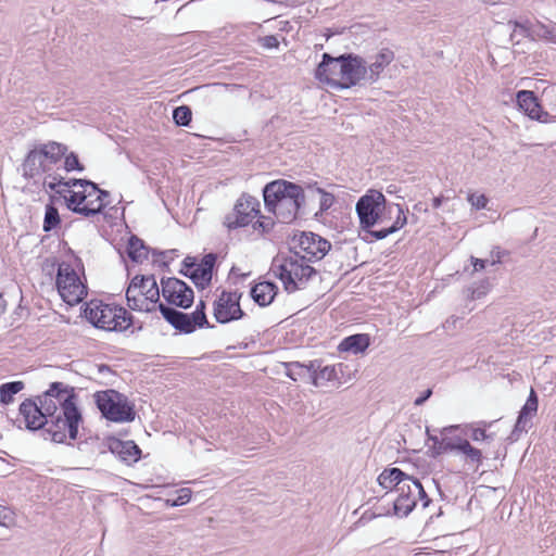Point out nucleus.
<instances>
[{"label":"nucleus","instance_id":"nucleus-1","mask_svg":"<svg viewBox=\"0 0 556 556\" xmlns=\"http://www.w3.org/2000/svg\"><path fill=\"white\" fill-rule=\"evenodd\" d=\"M306 256L293 252L278 253L270 266V271L280 279L287 292L291 293L303 289L309 279L317 274L316 269L305 261Z\"/></svg>","mask_w":556,"mask_h":556},{"label":"nucleus","instance_id":"nucleus-2","mask_svg":"<svg viewBox=\"0 0 556 556\" xmlns=\"http://www.w3.org/2000/svg\"><path fill=\"white\" fill-rule=\"evenodd\" d=\"M83 422V416L73 402V396L63 400V408L48 418L47 428H43V439H50L55 443H64L67 438L76 440L78 428Z\"/></svg>","mask_w":556,"mask_h":556},{"label":"nucleus","instance_id":"nucleus-3","mask_svg":"<svg viewBox=\"0 0 556 556\" xmlns=\"http://www.w3.org/2000/svg\"><path fill=\"white\" fill-rule=\"evenodd\" d=\"M86 319L106 331H125L134 323L132 315L124 307L92 300L84 309Z\"/></svg>","mask_w":556,"mask_h":556},{"label":"nucleus","instance_id":"nucleus-4","mask_svg":"<svg viewBox=\"0 0 556 556\" xmlns=\"http://www.w3.org/2000/svg\"><path fill=\"white\" fill-rule=\"evenodd\" d=\"M67 147L65 144L55 141L37 146L27 153L22 164L24 177L35 178L51 170L53 165L65 155Z\"/></svg>","mask_w":556,"mask_h":556},{"label":"nucleus","instance_id":"nucleus-5","mask_svg":"<svg viewBox=\"0 0 556 556\" xmlns=\"http://www.w3.org/2000/svg\"><path fill=\"white\" fill-rule=\"evenodd\" d=\"M93 397L98 409L106 420L113 422H130L135 420V405L125 394L114 389H108L96 392Z\"/></svg>","mask_w":556,"mask_h":556},{"label":"nucleus","instance_id":"nucleus-6","mask_svg":"<svg viewBox=\"0 0 556 556\" xmlns=\"http://www.w3.org/2000/svg\"><path fill=\"white\" fill-rule=\"evenodd\" d=\"M126 300L132 311L152 312L160 300V289L153 275H136L126 290Z\"/></svg>","mask_w":556,"mask_h":556},{"label":"nucleus","instance_id":"nucleus-7","mask_svg":"<svg viewBox=\"0 0 556 556\" xmlns=\"http://www.w3.org/2000/svg\"><path fill=\"white\" fill-rule=\"evenodd\" d=\"M56 287L62 300L71 306L80 303L87 295L86 285L70 264L62 263L59 266Z\"/></svg>","mask_w":556,"mask_h":556},{"label":"nucleus","instance_id":"nucleus-8","mask_svg":"<svg viewBox=\"0 0 556 556\" xmlns=\"http://www.w3.org/2000/svg\"><path fill=\"white\" fill-rule=\"evenodd\" d=\"M386 202L384 195L377 190H370L358 199L355 210L364 230L370 229L382 220L381 212L386 207Z\"/></svg>","mask_w":556,"mask_h":556},{"label":"nucleus","instance_id":"nucleus-9","mask_svg":"<svg viewBox=\"0 0 556 556\" xmlns=\"http://www.w3.org/2000/svg\"><path fill=\"white\" fill-rule=\"evenodd\" d=\"M261 213L260 201L248 193L241 194L237 200L232 212L224 217V225L229 229L243 228Z\"/></svg>","mask_w":556,"mask_h":556},{"label":"nucleus","instance_id":"nucleus-10","mask_svg":"<svg viewBox=\"0 0 556 556\" xmlns=\"http://www.w3.org/2000/svg\"><path fill=\"white\" fill-rule=\"evenodd\" d=\"M241 296L242 293L239 291H222L213 304V315L217 323L228 324L245 316L240 306Z\"/></svg>","mask_w":556,"mask_h":556},{"label":"nucleus","instance_id":"nucleus-11","mask_svg":"<svg viewBox=\"0 0 556 556\" xmlns=\"http://www.w3.org/2000/svg\"><path fill=\"white\" fill-rule=\"evenodd\" d=\"M70 195H63L66 202V206L70 211L75 214L83 215L85 217H93L104 210L105 203H101L97 200H88L96 193H92V189L83 188L81 191L66 190Z\"/></svg>","mask_w":556,"mask_h":556},{"label":"nucleus","instance_id":"nucleus-12","mask_svg":"<svg viewBox=\"0 0 556 556\" xmlns=\"http://www.w3.org/2000/svg\"><path fill=\"white\" fill-rule=\"evenodd\" d=\"M161 286L162 294L169 304L185 309L191 307L194 292L185 281L175 277L162 278Z\"/></svg>","mask_w":556,"mask_h":556},{"label":"nucleus","instance_id":"nucleus-13","mask_svg":"<svg viewBox=\"0 0 556 556\" xmlns=\"http://www.w3.org/2000/svg\"><path fill=\"white\" fill-rule=\"evenodd\" d=\"M293 248H299L305 254L306 262L321 260L331 249V243L314 232H301L292 238Z\"/></svg>","mask_w":556,"mask_h":556},{"label":"nucleus","instance_id":"nucleus-14","mask_svg":"<svg viewBox=\"0 0 556 556\" xmlns=\"http://www.w3.org/2000/svg\"><path fill=\"white\" fill-rule=\"evenodd\" d=\"M340 66L343 68L341 89L356 86L362 80L367 81V62L362 56L353 53L343 54V63Z\"/></svg>","mask_w":556,"mask_h":556},{"label":"nucleus","instance_id":"nucleus-15","mask_svg":"<svg viewBox=\"0 0 556 556\" xmlns=\"http://www.w3.org/2000/svg\"><path fill=\"white\" fill-rule=\"evenodd\" d=\"M290 189L277 204V208L275 207V211H271L285 224H289L296 218L298 212L305 200L304 190L301 186L295 184Z\"/></svg>","mask_w":556,"mask_h":556},{"label":"nucleus","instance_id":"nucleus-16","mask_svg":"<svg viewBox=\"0 0 556 556\" xmlns=\"http://www.w3.org/2000/svg\"><path fill=\"white\" fill-rule=\"evenodd\" d=\"M343 63V54L333 58L329 53L323 54V60L318 64L315 77L321 81L325 83L333 88L341 89L342 87V70L340 65Z\"/></svg>","mask_w":556,"mask_h":556},{"label":"nucleus","instance_id":"nucleus-17","mask_svg":"<svg viewBox=\"0 0 556 556\" xmlns=\"http://www.w3.org/2000/svg\"><path fill=\"white\" fill-rule=\"evenodd\" d=\"M157 308L164 319L181 333L189 334L194 332L197 328H200L199 321L192 314L184 313L163 303H160Z\"/></svg>","mask_w":556,"mask_h":556},{"label":"nucleus","instance_id":"nucleus-18","mask_svg":"<svg viewBox=\"0 0 556 556\" xmlns=\"http://www.w3.org/2000/svg\"><path fill=\"white\" fill-rule=\"evenodd\" d=\"M18 410L24 418L27 430L43 431V428H47L48 417L39 409L36 400L26 399L20 404Z\"/></svg>","mask_w":556,"mask_h":556},{"label":"nucleus","instance_id":"nucleus-19","mask_svg":"<svg viewBox=\"0 0 556 556\" xmlns=\"http://www.w3.org/2000/svg\"><path fill=\"white\" fill-rule=\"evenodd\" d=\"M413 477L396 488L397 497L393 502V513L399 517H407L416 507V494L412 485Z\"/></svg>","mask_w":556,"mask_h":556},{"label":"nucleus","instance_id":"nucleus-20","mask_svg":"<svg viewBox=\"0 0 556 556\" xmlns=\"http://www.w3.org/2000/svg\"><path fill=\"white\" fill-rule=\"evenodd\" d=\"M108 446L111 453L116 455L122 462L127 465L137 463L141 456V450L131 440L123 441L116 438H111L108 441Z\"/></svg>","mask_w":556,"mask_h":556},{"label":"nucleus","instance_id":"nucleus-21","mask_svg":"<svg viewBox=\"0 0 556 556\" xmlns=\"http://www.w3.org/2000/svg\"><path fill=\"white\" fill-rule=\"evenodd\" d=\"M295 184L287 180H275L267 184L263 189L264 204L268 212L275 211L277 204L290 191Z\"/></svg>","mask_w":556,"mask_h":556},{"label":"nucleus","instance_id":"nucleus-22","mask_svg":"<svg viewBox=\"0 0 556 556\" xmlns=\"http://www.w3.org/2000/svg\"><path fill=\"white\" fill-rule=\"evenodd\" d=\"M517 104L518 106L532 119L539 122H546L548 113L543 112L533 91L520 90L517 92Z\"/></svg>","mask_w":556,"mask_h":556},{"label":"nucleus","instance_id":"nucleus-23","mask_svg":"<svg viewBox=\"0 0 556 556\" xmlns=\"http://www.w3.org/2000/svg\"><path fill=\"white\" fill-rule=\"evenodd\" d=\"M251 298L260 306L269 305L278 293V287L271 281H262L251 289Z\"/></svg>","mask_w":556,"mask_h":556},{"label":"nucleus","instance_id":"nucleus-24","mask_svg":"<svg viewBox=\"0 0 556 556\" xmlns=\"http://www.w3.org/2000/svg\"><path fill=\"white\" fill-rule=\"evenodd\" d=\"M394 60V53L390 49H382L376 56L375 61L367 65V81L375 83L378 80L380 73Z\"/></svg>","mask_w":556,"mask_h":556},{"label":"nucleus","instance_id":"nucleus-25","mask_svg":"<svg viewBox=\"0 0 556 556\" xmlns=\"http://www.w3.org/2000/svg\"><path fill=\"white\" fill-rule=\"evenodd\" d=\"M343 364L337 365H328L325 367H319L315 365V370H312L311 380L314 386H323L326 382L339 380V374H343Z\"/></svg>","mask_w":556,"mask_h":556},{"label":"nucleus","instance_id":"nucleus-26","mask_svg":"<svg viewBox=\"0 0 556 556\" xmlns=\"http://www.w3.org/2000/svg\"><path fill=\"white\" fill-rule=\"evenodd\" d=\"M370 344V337L367 333H356L344 338L338 349L341 352L363 353Z\"/></svg>","mask_w":556,"mask_h":556},{"label":"nucleus","instance_id":"nucleus-27","mask_svg":"<svg viewBox=\"0 0 556 556\" xmlns=\"http://www.w3.org/2000/svg\"><path fill=\"white\" fill-rule=\"evenodd\" d=\"M409 475L402 471L400 468L393 467L384 469L378 477V483L383 489H390L396 491V488L402 484L405 480H409Z\"/></svg>","mask_w":556,"mask_h":556},{"label":"nucleus","instance_id":"nucleus-28","mask_svg":"<svg viewBox=\"0 0 556 556\" xmlns=\"http://www.w3.org/2000/svg\"><path fill=\"white\" fill-rule=\"evenodd\" d=\"M315 365L317 368L320 367V361L315 359L309 362V364H301L299 362H290L286 363V374L289 378L296 381L298 379L308 377L311 379L312 370H315Z\"/></svg>","mask_w":556,"mask_h":556},{"label":"nucleus","instance_id":"nucleus-29","mask_svg":"<svg viewBox=\"0 0 556 556\" xmlns=\"http://www.w3.org/2000/svg\"><path fill=\"white\" fill-rule=\"evenodd\" d=\"M126 253L132 262L141 263L148 258V247L144 244L143 240L131 235L128 239Z\"/></svg>","mask_w":556,"mask_h":556},{"label":"nucleus","instance_id":"nucleus-30","mask_svg":"<svg viewBox=\"0 0 556 556\" xmlns=\"http://www.w3.org/2000/svg\"><path fill=\"white\" fill-rule=\"evenodd\" d=\"M42 394L52 396L60 403V408H63V400L68 396H73V402L76 403L77 395L75 394L74 388L68 387L62 382H52L49 389Z\"/></svg>","mask_w":556,"mask_h":556},{"label":"nucleus","instance_id":"nucleus-31","mask_svg":"<svg viewBox=\"0 0 556 556\" xmlns=\"http://www.w3.org/2000/svg\"><path fill=\"white\" fill-rule=\"evenodd\" d=\"M181 275L190 278L197 288L205 289L211 285L212 274L206 273L200 267L193 268L191 271L180 269Z\"/></svg>","mask_w":556,"mask_h":556},{"label":"nucleus","instance_id":"nucleus-32","mask_svg":"<svg viewBox=\"0 0 556 556\" xmlns=\"http://www.w3.org/2000/svg\"><path fill=\"white\" fill-rule=\"evenodd\" d=\"M24 389L23 381H11L0 386V402L2 404H10L13 402V396Z\"/></svg>","mask_w":556,"mask_h":556},{"label":"nucleus","instance_id":"nucleus-33","mask_svg":"<svg viewBox=\"0 0 556 556\" xmlns=\"http://www.w3.org/2000/svg\"><path fill=\"white\" fill-rule=\"evenodd\" d=\"M61 224V218L58 208L49 203L46 205L45 218L42 229L46 232H50Z\"/></svg>","mask_w":556,"mask_h":556},{"label":"nucleus","instance_id":"nucleus-34","mask_svg":"<svg viewBox=\"0 0 556 556\" xmlns=\"http://www.w3.org/2000/svg\"><path fill=\"white\" fill-rule=\"evenodd\" d=\"M39 405V409L48 417L50 418L58 412H60V403H58L56 400H54L52 396H48L45 394L38 395L35 399Z\"/></svg>","mask_w":556,"mask_h":556},{"label":"nucleus","instance_id":"nucleus-35","mask_svg":"<svg viewBox=\"0 0 556 556\" xmlns=\"http://www.w3.org/2000/svg\"><path fill=\"white\" fill-rule=\"evenodd\" d=\"M192 112L187 105H180L174 109L173 119L178 126H188L191 122Z\"/></svg>","mask_w":556,"mask_h":556},{"label":"nucleus","instance_id":"nucleus-36","mask_svg":"<svg viewBox=\"0 0 556 556\" xmlns=\"http://www.w3.org/2000/svg\"><path fill=\"white\" fill-rule=\"evenodd\" d=\"M460 453H463L466 456V459L472 464L480 465L482 463L481 451L473 447L468 441L463 442Z\"/></svg>","mask_w":556,"mask_h":556},{"label":"nucleus","instance_id":"nucleus-37","mask_svg":"<svg viewBox=\"0 0 556 556\" xmlns=\"http://www.w3.org/2000/svg\"><path fill=\"white\" fill-rule=\"evenodd\" d=\"M538 405H539L538 395L534 392V390L532 389L525 405L521 407L519 415L531 418L533 415H535V413L538 410Z\"/></svg>","mask_w":556,"mask_h":556},{"label":"nucleus","instance_id":"nucleus-38","mask_svg":"<svg viewBox=\"0 0 556 556\" xmlns=\"http://www.w3.org/2000/svg\"><path fill=\"white\" fill-rule=\"evenodd\" d=\"M392 208L396 210L397 215H396L394 223L390 227H391V231L396 232L397 230H400L401 228H403L406 225L407 217L405 215V212H404L402 205L394 204L392 206H389L390 213L392 212Z\"/></svg>","mask_w":556,"mask_h":556},{"label":"nucleus","instance_id":"nucleus-39","mask_svg":"<svg viewBox=\"0 0 556 556\" xmlns=\"http://www.w3.org/2000/svg\"><path fill=\"white\" fill-rule=\"evenodd\" d=\"M414 493L416 494V502L420 500L422 507L426 508L431 503V498L427 495L422 484L418 479L413 478L412 485Z\"/></svg>","mask_w":556,"mask_h":556},{"label":"nucleus","instance_id":"nucleus-40","mask_svg":"<svg viewBox=\"0 0 556 556\" xmlns=\"http://www.w3.org/2000/svg\"><path fill=\"white\" fill-rule=\"evenodd\" d=\"M205 309H206V304L203 300H201L197 304L194 312L191 314L199 321L200 328H204V327L212 328L213 326H211L207 320Z\"/></svg>","mask_w":556,"mask_h":556},{"label":"nucleus","instance_id":"nucleus-41","mask_svg":"<svg viewBox=\"0 0 556 556\" xmlns=\"http://www.w3.org/2000/svg\"><path fill=\"white\" fill-rule=\"evenodd\" d=\"M64 187L65 188H72V187H81V188H90L92 189V193H97L98 185L91 180L88 179H78V178H71L68 180H64Z\"/></svg>","mask_w":556,"mask_h":556},{"label":"nucleus","instance_id":"nucleus-42","mask_svg":"<svg viewBox=\"0 0 556 556\" xmlns=\"http://www.w3.org/2000/svg\"><path fill=\"white\" fill-rule=\"evenodd\" d=\"M530 419L531 418L525 417L522 415L518 416L515 427L510 433L511 440H517L521 432H525L528 430V428L530 427Z\"/></svg>","mask_w":556,"mask_h":556},{"label":"nucleus","instance_id":"nucleus-43","mask_svg":"<svg viewBox=\"0 0 556 556\" xmlns=\"http://www.w3.org/2000/svg\"><path fill=\"white\" fill-rule=\"evenodd\" d=\"M64 168L66 172H83L85 169L84 165L79 162L77 154L74 152H71L65 156Z\"/></svg>","mask_w":556,"mask_h":556},{"label":"nucleus","instance_id":"nucleus-44","mask_svg":"<svg viewBox=\"0 0 556 556\" xmlns=\"http://www.w3.org/2000/svg\"><path fill=\"white\" fill-rule=\"evenodd\" d=\"M45 185L52 191H55L56 193L59 194H63V191L64 190H59L58 188L60 186H63L64 187V179L63 177L61 176H56V175H49L46 179H45Z\"/></svg>","mask_w":556,"mask_h":556},{"label":"nucleus","instance_id":"nucleus-45","mask_svg":"<svg viewBox=\"0 0 556 556\" xmlns=\"http://www.w3.org/2000/svg\"><path fill=\"white\" fill-rule=\"evenodd\" d=\"M274 225L275 223L271 217L260 216V218L253 224V228L254 230H261L266 233L273 229Z\"/></svg>","mask_w":556,"mask_h":556},{"label":"nucleus","instance_id":"nucleus-46","mask_svg":"<svg viewBox=\"0 0 556 556\" xmlns=\"http://www.w3.org/2000/svg\"><path fill=\"white\" fill-rule=\"evenodd\" d=\"M217 256L214 253H207L201 260V263L198 265L201 269L205 270L208 274L213 275V269L216 263Z\"/></svg>","mask_w":556,"mask_h":556},{"label":"nucleus","instance_id":"nucleus-47","mask_svg":"<svg viewBox=\"0 0 556 556\" xmlns=\"http://www.w3.org/2000/svg\"><path fill=\"white\" fill-rule=\"evenodd\" d=\"M490 289L489 279L482 280L478 286L471 288V299H481L484 296Z\"/></svg>","mask_w":556,"mask_h":556},{"label":"nucleus","instance_id":"nucleus-48","mask_svg":"<svg viewBox=\"0 0 556 556\" xmlns=\"http://www.w3.org/2000/svg\"><path fill=\"white\" fill-rule=\"evenodd\" d=\"M192 492L188 488H182L178 491V496L172 502V506H181L191 500Z\"/></svg>","mask_w":556,"mask_h":556},{"label":"nucleus","instance_id":"nucleus-49","mask_svg":"<svg viewBox=\"0 0 556 556\" xmlns=\"http://www.w3.org/2000/svg\"><path fill=\"white\" fill-rule=\"evenodd\" d=\"M507 251L502 250L500 247H494L492 251L490 252V264L496 265L502 262V258L507 255Z\"/></svg>","mask_w":556,"mask_h":556},{"label":"nucleus","instance_id":"nucleus-50","mask_svg":"<svg viewBox=\"0 0 556 556\" xmlns=\"http://www.w3.org/2000/svg\"><path fill=\"white\" fill-rule=\"evenodd\" d=\"M468 200L471 203V205L473 207H476L477 210L484 208L488 203V199L484 194H480V195L471 194V195H469Z\"/></svg>","mask_w":556,"mask_h":556},{"label":"nucleus","instance_id":"nucleus-51","mask_svg":"<svg viewBox=\"0 0 556 556\" xmlns=\"http://www.w3.org/2000/svg\"><path fill=\"white\" fill-rule=\"evenodd\" d=\"M261 46L266 49L278 48L279 40L275 35H268L260 39Z\"/></svg>","mask_w":556,"mask_h":556},{"label":"nucleus","instance_id":"nucleus-52","mask_svg":"<svg viewBox=\"0 0 556 556\" xmlns=\"http://www.w3.org/2000/svg\"><path fill=\"white\" fill-rule=\"evenodd\" d=\"M454 452V438L444 437L440 441L439 454Z\"/></svg>","mask_w":556,"mask_h":556},{"label":"nucleus","instance_id":"nucleus-53","mask_svg":"<svg viewBox=\"0 0 556 556\" xmlns=\"http://www.w3.org/2000/svg\"><path fill=\"white\" fill-rule=\"evenodd\" d=\"M366 231L375 240H382V239L387 238L389 235L394 233L393 231H391V227H387V228H383L380 230L368 229Z\"/></svg>","mask_w":556,"mask_h":556},{"label":"nucleus","instance_id":"nucleus-54","mask_svg":"<svg viewBox=\"0 0 556 556\" xmlns=\"http://www.w3.org/2000/svg\"><path fill=\"white\" fill-rule=\"evenodd\" d=\"M471 439L473 441L492 440L493 439V434L486 433L484 429L476 428L471 432Z\"/></svg>","mask_w":556,"mask_h":556},{"label":"nucleus","instance_id":"nucleus-55","mask_svg":"<svg viewBox=\"0 0 556 556\" xmlns=\"http://www.w3.org/2000/svg\"><path fill=\"white\" fill-rule=\"evenodd\" d=\"M334 198L332 194L323 192L320 198V211H327L333 204Z\"/></svg>","mask_w":556,"mask_h":556},{"label":"nucleus","instance_id":"nucleus-56","mask_svg":"<svg viewBox=\"0 0 556 556\" xmlns=\"http://www.w3.org/2000/svg\"><path fill=\"white\" fill-rule=\"evenodd\" d=\"M488 263H490L489 258L482 260L471 256V264L473 266L475 271L483 270Z\"/></svg>","mask_w":556,"mask_h":556},{"label":"nucleus","instance_id":"nucleus-57","mask_svg":"<svg viewBox=\"0 0 556 556\" xmlns=\"http://www.w3.org/2000/svg\"><path fill=\"white\" fill-rule=\"evenodd\" d=\"M195 267H197V260H195V257L187 256L182 261V268L181 269L191 271Z\"/></svg>","mask_w":556,"mask_h":556},{"label":"nucleus","instance_id":"nucleus-58","mask_svg":"<svg viewBox=\"0 0 556 556\" xmlns=\"http://www.w3.org/2000/svg\"><path fill=\"white\" fill-rule=\"evenodd\" d=\"M432 395V390L427 389L425 392H422L421 395H419L417 399H415L414 404L416 406L422 405L430 396Z\"/></svg>","mask_w":556,"mask_h":556},{"label":"nucleus","instance_id":"nucleus-59","mask_svg":"<svg viewBox=\"0 0 556 556\" xmlns=\"http://www.w3.org/2000/svg\"><path fill=\"white\" fill-rule=\"evenodd\" d=\"M93 197H94V200H97L101 203H104V199L110 197V192L106 190H102L98 187L97 194H94Z\"/></svg>","mask_w":556,"mask_h":556},{"label":"nucleus","instance_id":"nucleus-60","mask_svg":"<svg viewBox=\"0 0 556 556\" xmlns=\"http://www.w3.org/2000/svg\"><path fill=\"white\" fill-rule=\"evenodd\" d=\"M467 441L466 439H463L460 437L454 438V451L460 453V446L463 445V442Z\"/></svg>","mask_w":556,"mask_h":556},{"label":"nucleus","instance_id":"nucleus-61","mask_svg":"<svg viewBox=\"0 0 556 556\" xmlns=\"http://www.w3.org/2000/svg\"><path fill=\"white\" fill-rule=\"evenodd\" d=\"M429 440L432 441L433 448L435 450L437 454H439V446H440L441 439H439L437 435L429 434Z\"/></svg>","mask_w":556,"mask_h":556},{"label":"nucleus","instance_id":"nucleus-62","mask_svg":"<svg viewBox=\"0 0 556 556\" xmlns=\"http://www.w3.org/2000/svg\"><path fill=\"white\" fill-rule=\"evenodd\" d=\"M444 198L443 197H435L432 199V206L434 208H438L441 206L442 202H443Z\"/></svg>","mask_w":556,"mask_h":556},{"label":"nucleus","instance_id":"nucleus-63","mask_svg":"<svg viewBox=\"0 0 556 556\" xmlns=\"http://www.w3.org/2000/svg\"><path fill=\"white\" fill-rule=\"evenodd\" d=\"M98 371L100 374L111 372V368L108 365L101 364L98 366Z\"/></svg>","mask_w":556,"mask_h":556},{"label":"nucleus","instance_id":"nucleus-64","mask_svg":"<svg viewBox=\"0 0 556 556\" xmlns=\"http://www.w3.org/2000/svg\"><path fill=\"white\" fill-rule=\"evenodd\" d=\"M542 29H543V37L556 42V40L554 39V37L552 36V33L549 30H547L544 26L542 27Z\"/></svg>","mask_w":556,"mask_h":556}]
</instances>
